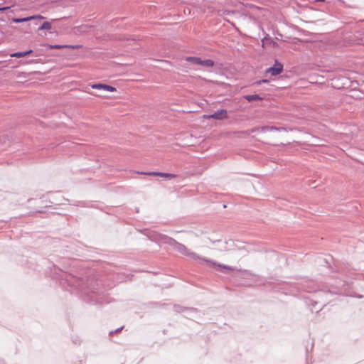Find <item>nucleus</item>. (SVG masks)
<instances>
[{
    "instance_id": "1",
    "label": "nucleus",
    "mask_w": 364,
    "mask_h": 364,
    "mask_svg": "<svg viewBox=\"0 0 364 364\" xmlns=\"http://www.w3.org/2000/svg\"><path fill=\"white\" fill-rule=\"evenodd\" d=\"M60 279L65 280L69 286L78 289L82 299L93 305H102L109 303L106 288L101 282L93 277L83 279L65 272L60 275Z\"/></svg>"
},
{
    "instance_id": "2",
    "label": "nucleus",
    "mask_w": 364,
    "mask_h": 364,
    "mask_svg": "<svg viewBox=\"0 0 364 364\" xmlns=\"http://www.w3.org/2000/svg\"><path fill=\"white\" fill-rule=\"evenodd\" d=\"M151 237L156 242L168 245L176 252L193 260L198 261L200 264H201V262H204L208 267L215 268L223 273L232 274L235 270V267H234L220 264L215 260L200 257L196 252L188 249L183 244L177 242L176 240L166 235L154 232Z\"/></svg>"
},
{
    "instance_id": "3",
    "label": "nucleus",
    "mask_w": 364,
    "mask_h": 364,
    "mask_svg": "<svg viewBox=\"0 0 364 364\" xmlns=\"http://www.w3.org/2000/svg\"><path fill=\"white\" fill-rule=\"evenodd\" d=\"M185 60L193 65H200L204 68H212L215 65L214 61L210 59L202 60L200 58L198 57L188 56L185 58Z\"/></svg>"
},
{
    "instance_id": "4",
    "label": "nucleus",
    "mask_w": 364,
    "mask_h": 364,
    "mask_svg": "<svg viewBox=\"0 0 364 364\" xmlns=\"http://www.w3.org/2000/svg\"><path fill=\"white\" fill-rule=\"evenodd\" d=\"M173 310L176 314H186L184 316L186 318H189V316H193V314L198 312V309L196 308L186 307L178 304L173 305Z\"/></svg>"
},
{
    "instance_id": "5",
    "label": "nucleus",
    "mask_w": 364,
    "mask_h": 364,
    "mask_svg": "<svg viewBox=\"0 0 364 364\" xmlns=\"http://www.w3.org/2000/svg\"><path fill=\"white\" fill-rule=\"evenodd\" d=\"M134 174H141L147 176L149 177H153V176H161L164 178L166 181H171L176 176L175 174L172 173H162V172H137ZM144 180H153L151 178H143Z\"/></svg>"
},
{
    "instance_id": "6",
    "label": "nucleus",
    "mask_w": 364,
    "mask_h": 364,
    "mask_svg": "<svg viewBox=\"0 0 364 364\" xmlns=\"http://www.w3.org/2000/svg\"><path fill=\"white\" fill-rule=\"evenodd\" d=\"M205 119H215L218 120H223L228 118V112L226 109H219L212 114L203 115Z\"/></svg>"
},
{
    "instance_id": "7",
    "label": "nucleus",
    "mask_w": 364,
    "mask_h": 364,
    "mask_svg": "<svg viewBox=\"0 0 364 364\" xmlns=\"http://www.w3.org/2000/svg\"><path fill=\"white\" fill-rule=\"evenodd\" d=\"M283 71V65L279 63L277 60L275 61L274 65L272 67L267 68L265 70V74H270L272 76H277Z\"/></svg>"
},
{
    "instance_id": "8",
    "label": "nucleus",
    "mask_w": 364,
    "mask_h": 364,
    "mask_svg": "<svg viewBox=\"0 0 364 364\" xmlns=\"http://www.w3.org/2000/svg\"><path fill=\"white\" fill-rule=\"evenodd\" d=\"M91 87L92 89L102 90L109 91V92L116 91V88L114 87H112L109 85L102 84V83L92 84L91 85Z\"/></svg>"
},
{
    "instance_id": "9",
    "label": "nucleus",
    "mask_w": 364,
    "mask_h": 364,
    "mask_svg": "<svg viewBox=\"0 0 364 364\" xmlns=\"http://www.w3.org/2000/svg\"><path fill=\"white\" fill-rule=\"evenodd\" d=\"M43 18V16H28V17H26V18H13V22L14 23H21V22H26V21H28L31 19H34L36 18Z\"/></svg>"
},
{
    "instance_id": "10",
    "label": "nucleus",
    "mask_w": 364,
    "mask_h": 364,
    "mask_svg": "<svg viewBox=\"0 0 364 364\" xmlns=\"http://www.w3.org/2000/svg\"><path fill=\"white\" fill-rule=\"evenodd\" d=\"M244 98L250 102L255 101V100H262V97L259 95H257V94L245 95V96H244Z\"/></svg>"
},
{
    "instance_id": "11",
    "label": "nucleus",
    "mask_w": 364,
    "mask_h": 364,
    "mask_svg": "<svg viewBox=\"0 0 364 364\" xmlns=\"http://www.w3.org/2000/svg\"><path fill=\"white\" fill-rule=\"evenodd\" d=\"M50 28H51V23L48 21L43 22V24L39 28V29H41V30H49Z\"/></svg>"
},
{
    "instance_id": "12",
    "label": "nucleus",
    "mask_w": 364,
    "mask_h": 364,
    "mask_svg": "<svg viewBox=\"0 0 364 364\" xmlns=\"http://www.w3.org/2000/svg\"><path fill=\"white\" fill-rule=\"evenodd\" d=\"M257 130H261L262 132H270L269 126H263L261 127L255 128L252 129V132Z\"/></svg>"
},
{
    "instance_id": "13",
    "label": "nucleus",
    "mask_w": 364,
    "mask_h": 364,
    "mask_svg": "<svg viewBox=\"0 0 364 364\" xmlns=\"http://www.w3.org/2000/svg\"><path fill=\"white\" fill-rule=\"evenodd\" d=\"M10 55L12 58H21L26 56L25 52H16L11 53Z\"/></svg>"
},
{
    "instance_id": "14",
    "label": "nucleus",
    "mask_w": 364,
    "mask_h": 364,
    "mask_svg": "<svg viewBox=\"0 0 364 364\" xmlns=\"http://www.w3.org/2000/svg\"><path fill=\"white\" fill-rule=\"evenodd\" d=\"M72 342L75 345H80V340L77 336H72Z\"/></svg>"
},
{
    "instance_id": "15",
    "label": "nucleus",
    "mask_w": 364,
    "mask_h": 364,
    "mask_svg": "<svg viewBox=\"0 0 364 364\" xmlns=\"http://www.w3.org/2000/svg\"><path fill=\"white\" fill-rule=\"evenodd\" d=\"M64 46H61V45H51L50 46V48H52V49H59V48H63Z\"/></svg>"
},
{
    "instance_id": "16",
    "label": "nucleus",
    "mask_w": 364,
    "mask_h": 364,
    "mask_svg": "<svg viewBox=\"0 0 364 364\" xmlns=\"http://www.w3.org/2000/svg\"><path fill=\"white\" fill-rule=\"evenodd\" d=\"M269 81V80H267V79H263V80H259L257 82V85H260L262 83H268Z\"/></svg>"
},
{
    "instance_id": "17",
    "label": "nucleus",
    "mask_w": 364,
    "mask_h": 364,
    "mask_svg": "<svg viewBox=\"0 0 364 364\" xmlns=\"http://www.w3.org/2000/svg\"><path fill=\"white\" fill-rule=\"evenodd\" d=\"M123 328H124V326H121V327H119V328H117V329H116V330H114V331H110V332H109V335H111V334H112V333H114L119 332V331H120Z\"/></svg>"
},
{
    "instance_id": "18",
    "label": "nucleus",
    "mask_w": 364,
    "mask_h": 364,
    "mask_svg": "<svg viewBox=\"0 0 364 364\" xmlns=\"http://www.w3.org/2000/svg\"><path fill=\"white\" fill-rule=\"evenodd\" d=\"M269 129H270V132H272V131L280 130L281 128H278V127H274V126H269Z\"/></svg>"
},
{
    "instance_id": "19",
    "label": "nucleus",
    "mask_w": 364,
    "mask_h": 364,
    "mask_svg": "<svg viewBox=\"0 0 364 364\" xmlns=\"http://www.w3.org/2000/svg\"><path fill=\"white\" fill-rule=\"evenodd\" d=\"M333 294H338V295H345L340 290H338V291H332Z\"/></svg>"
},
{
    "instance_id": "20",
    "label": "nucleus",
    "mask_w": 364,
    "mask_h": 364,
    "mask_svg": "<svg viewBox=\"0 0 364 364\" xmlns=\"http://www.w3.org/2000/svg\"><path fill=\"white\" fill-rule=\"evenodd\" d=\"M33 52V50H27V51H25V55H26H26H29V54L32 53Z\"/></svg>"
},
{
    "instance_id": "21",
    "label": "nucleus",
    "mask_w": 364,
    "mask_h": 364,
    "mask_svg": "<svg viewBox=\"0 0 364 364\" xmlns=\"http://www.w3.org/2000/svg\"><path fill=\"white\" fill-rule=\"evenodd\" d=\"M316 304H317V302H316V301H312V303H311V306H312V307H315Z\"/></svg>"
},
{
    "instance_id": "22",
    "label": "nucleus",
    "mask_w": 364,
    "mask_h": 364,
    "mask_svg": "<svg viewBox=\"0 0 364 364\" xmlns=\"http://www.w3.org/2000/svg\"><path fill=\"white\" fill-rule=\"evenodd\" d=\"M324 306H325V305H323V307L320 309V310L316 311V314H318L319 311H321Z\"/></svg>"
},
{
    "instance_id": "23",
    "label": "nucleus",
    "mask_w": 364,
    "mask_h": 364,
    "mask_svg": "<svg viewBox=\"0 0 364 364\" xmlns=\"http://www.w3.org/2000/svg\"><path fill=\"white\" fill-rule=\"evenodd\" d=\"M6 7H1V8H0V11H4V10H6Z\"/></svg>"
},
{
    "instance_id": "24",
    "label": "nucleus",
    "mask_w": 364,
    "mask_h": 364,
    "mask_svg": "<svg viewBox=\"0 0 364 364\" xmlns=\"http://www.w3.org/2000/svg\"><path fill=\"white\" fill-rule=\"evenodd\" d=\"M355 296H356V297H358V298H359V299L363 298V296H362V295H358H358H356Z\"/></svg>"
},
{
    "instance_id": "25",
    "label": "nucleus",
    "mask_w": 364,
    "mask_h": 364,
    "mask_svg": "<svg viewBox=\"0 0 364 364\" xmlns=\"http://www.w3.org/2000/svg\"><path fill=\"white\" fill-rule=\"evenodd\" d=\"M82 206H85V203L82 202Z\"/></svg>"
},
{
    "instance_id": "26",
    "label": "nucleus",
    "mask_w": 364,
    "mask_h": 364,
    "mask_svg": "<svg viewBox=\"0 0 364 364\" xmlns=\"http://www.w3.org/2000/svg\"><path fill=\"white\" fill-rule=\"evenodd\" d=\"M183 71L187 72L188 70L186 69H181Z\"/></svg>"
},
{
    "instance_id": "27",
    "label": "nucleus",
    "mask_w": 364,
    "mask_h": 364,
    "mask_svg": "<svg viewBox=\"0 0 364 364\" xmlns=\"http://www.w3.org/2000/svg\"><path fill=\"white\" fill-rule=\"evenodd\" d=\"M346 284L345 282H343V286H345Z\"/></svg>"
},
{
    "instance_id": "28",
    "label": "nucleus",
    "mask_w": 364,
    "mask_h": 364,
    "mask_svg": "<svg viewBox=\"0 0 364 364\" xmlns=\"http://www.w3.org/2000/svg\"><path fill=\"white\" fill-rule=\"evenodd\" d=\"M94 95H96L95 94H93ZM98 97H100L101 95H97Z\"/></svg>"
}]
</instances>
